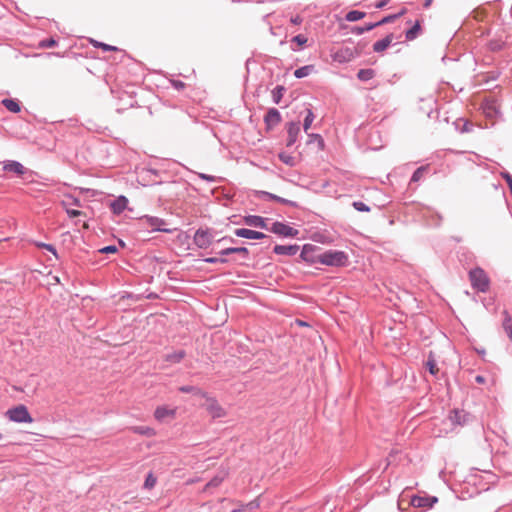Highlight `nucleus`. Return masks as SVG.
Returning <instances> with one entry per match:
<instances>
[{
    "mask_svg": "<svg viewBox=\"0 0 512 512\" xmlns=\"http://www.w3.org/2000/svg\"><path fill=\"white\" fill-rule=\"evenodd\" d=\"M316 262L328 266H345L348 256L343 251L329 250L317 255Z\"/></svg>",
    "mask_w": 512,
    "mask_h": 512,
    "instance_id": "f257e3e1",
    "label": "nucleus"
},
{
    "mask_svg": "<svg viewBox=\"0 0 512 512\" xmlns=\"http://www.w3.org/2000/svg\"><path fill=\"white\" fill-rule=\"evenodd\" d=\"M469 279L474 289L480 292H486L489 289L490 280L486 272L477 267L469 272Z\"/></svg>",
    "mask_w": 512,
    "mask_h": 512,
    "instance_id": "f03ea898",
    "label": "nucleus"
},
{
    "mask_svg": "<svg viewBox=\"0 0 512 512\" xmlns=\"http://www.w3.org/2000/svg\"><path fill=\"white\" fill-rule=\"evenodd\" d=\"M10 421L17 423H31L33 421L28 409L24 405H18L6 412Z\"/></svg>",
    "mask_w": 512,
    "mask_h": 512,
    "instance_id": "7ed1b4c3",
    "label": "nucleus"
},
{
    "mask_svg": "<svg viewBox=\"0 0 512 512\" xmlns=\"http://www.w3.org/2000/svg\"><path fill=\"white\" fill-rule=\"evenodd\" d=\"M204 398L206 399L204 406L212 418H222L226 415L224 408H222L214 398L208 397L207 395Z\"/></svg>",
    "mask_w": 512,
    "mask_h": 512,
    "instance_id": "20e7f679",
    "label": "nucleus"
},
{
    "mask_svg": "<svg viewBox=\"0 0 512 512\" xmlns=\"http://www.w3.org/2000/svg\"><path fill=\"white\" fill-rule=\"evenodd\" d=\"M212 234L208 230L199 229L194 235V243L199 248H207L212 243Z\"/></svg>",
    "mask_w": 512,
    "mask_h": 512,
    "instance_id": "39448f33",
    "label": "nucleus"
},
{
    "mask_svg": "<svg viewBox=\"0 0 512 512\" xmlns=\"http://www.w3.org/2000/svg\"><path fill=\"white\" fill-rule=\"evenodd\" d=\"M271 231L282 236H295L297 234V230L280 222H275Z\"/></svg>",
    "mask_w": 512,
    "mask_h": 512,
    "instance_id": "423d86ee",
    "label": "nucleus"
},
{
    "mask_svg": "<svg viewBox=\"0 0 512 512\" xmlns=\"http://www.w3.org/2000/svg\"><path fill=\"white\" fill-rule=\"evenodd\" d=\"M145 222L149 227L156 231H162L166 233H171L173 231L172 229L163 228V225L165 224L164 220L157 217H147Z\"/></svg>",
    "mask_w": 512,
    "mask_h": 512,
    "instance_id": "0eeeda50",
    "label": "nucleus"
},
{
    "mask_svg": "<svg viewBox=\"0 0 512 512\" xmlns=\"http://www.w3.org/2000/svg\"><path fill=\"white\" fill-rule=\"evenodd\" d=\"M437 502L436 497L414 496L411 504L414 507H432Z\"/></svg>",
    "mask_w": 512,
    "mask_h": 512,
    "instance_id": "6e6552de",
    "label": "nucleus"
},
{
    "mask_svg": "<svg viewBox=\"0 0 512 512\" xmlns=\"http://www.w3.org/2000/svg\"><path fill=\"white\" fill-rule=\"evenodd\" d=\"M176 410L167 406H159L156 408L154 416L158 421H164L167 418H173Z\"/></svg>",
    "mask_w": 512,
    "mask_h": 512,
    "instance_id": "1a4fd4ad",
    "label": "nucleus"
},
{
    "mask_svg": "<svg viewBox=\"0 0 512 512\" xmlns=\"http://www.w3.org/2000/svg\"><path fill=\"white\" fill-rule=\"evenodd\" d=\"M235 235L238 237H243L247 239H262L265 237V235L262 232L246 229V228H239L235 230Z\"/></svg>",
    "mask_w": 512,
    "mask_h": 512,
    "instance_id": "9d476101",
    "label": "nucleus"
},
{
    "mask_svg": "<svg viewBox=\"0 0 512 512\" xmlns=\"http://www.w3.org/2000/svg\"><path fill=\"white\" fill-rule=\"evenodd\" d=\"M128 200L124 196H120L110 204V208L114 214H121L127 208Z\"/></svg>",
    "mask_w": 512,
    "mask_h": 512,
    "instance_id": "9b49d317",
    "label": "nucleus"
},
{
    "mask_svg": "<svg viewBox=\"0 0 512 512\" xmlns=\"http://www.w3.org/2000/svg\"><path fill=\"white\" fill-rule=\"evenodd\" d=\"M299 133H300L299 123L298 122L289 123V125H288V141H287L288 146H291L296 142Z\"/></svg>",
    "mask_w": 512,
    "mask_h": 512,
    "instance_id": "f8f14e48",
    "label": "nucleus"
},
{
    "mask_svg": "<svg viewBox=\"0 0 512 512\" xmlns=\"http://www.w3.org/2000/svg\"><path fill=\"white\" fill-rule=\"evenodd\" d=\"M3 170L7 172H13L17 175L24 174L25 168L23 165L17 161H7L3 162Z\"/></svg>",
    "mask_w": 512,
    "mask_h": 512,
    "instance_id": "ddd939ff",
    "label": "nucleus"
},
{
    "mask_svg": "<svg viewBox=\"0 0 512 512\" xmlns=\"http://www.w3.org/2000/svg\"><path fill=\"white\" fill-rule=\"evenodd\" d=\"M392 41H393V35L389 34L385 38L375 42L373 45V50L377 53L383 52L390 46Z\"/></svg>",
    "mask_w": 512,
    "mask_h": 512,
    "instance_id": "4468645a",
    "label": "nucleus"
},
{
    "mask_svg": "<svg viewBox=\"0 0 512 512\" xmlns=\"http://www.w3.org/2000/svg\"><path fill=\"white\" fill-rule=\"evenodd\" d=\"M298 251V246L296 245H276L274 247V252L279 255H294Z\"/></svg>",
    "mask_w": 512,
    "mask_h": 512,
    "instance_id": "2eb2a0df",
    "label": "nucleus"
},
{
    "mask_svg": "<svg viewBox=\"0 0 512 512\" xmlns=\"http://www.w3.org/2000/svg\"><path fill=\"white\" fill-rule=\"evenodd\" d=\"M265 121L268 125H277L280 123L281 116L278 110L270 109L265 116Z\"/></svg>",
    "mask_w": 512,
    "mask_h": 512,
    "instance_id": "dca6fc26",
    "label": "nucleus"
},
{
    "mask_svg": "<svg viewBox=\"0 0 512 512\" xmlns=\"http://www.w3.org/2000/svg\"><path fill=\"white\" fill-rule=\"evenodd\" d=\"M244 222H245V224H247L249 226L260 227V228L265 227L264 219L260 216H252V215L247 216L244 218Z\"/></svg>",
    "mask_w": 512,
    "mask_h": 512,
    "instance_id": "f3484780",
    "label": "nucleus"
},
{
    "mask_svg": "<svg viewBox=\"0 0 512 512\" xmlns=\"http://www.w3.org/2000/svg\"><path fill=\"white\" fill-rule=\"evenodd\" d=\"M425 366L428 369V371L430 372V374L437 375L439 369L437 367V363H436V360H435L432 352L429 353V356L425 363Z\"/></svg>",
    "mask_w": 512,
    "mask_h": 512,
    "instance_id": "a211bd4d",
    "label": "nucleus"
},
{
    "mask_svg": "<svg viewBox=\"0 0 512 512\" xmlns=\"http://www.w3.org/2000/svg\"><path fill=\"white\" fill-rule=\"evenodd\" d=\"M185 356V352L183 350H179L173 353H169L165 356V360L171 363H179Z\"/></svg>",
    "mask_w": 512,
    "mask_h": 512,
    "instance_id": "6ab92c4d",
    "label": "nucleus"
},
{
    "mask_svg": "<svg viewBox=\"0 0 512 512\" xmlns=\"http://www.w3.org/2000/svg\"><path fill=\"white\" fill-rule=\"evenodd\" d=\"M233 253H238V254H242L243 256H247L248 250L245 247H230V248H226L220 252L221 255H229V254H233Z\"/></svg>",
    "mask_w": 512,
    "mask_h": 512,
    "instance_id": "aec40b11",
    "label": "nucleus"
},
{
    "mask_svg": "<svg viewBox=\"0 0 512 512\" xmlns=\"http://www.w3.org/2000/svg\"><path fill=\"white\" fill-rule=\"evenodd\" d=\"M364 16H365L364 12H361L358 10H352L346 14L345 18L349 22H354V21H358V20L364 18Z\"/></svg>",
    "mask_w": 512,
    "mask_h": 512,
    "instance_id": "412c9836",
    "label": "nucleus"
},
{
    "mask_svg": "<svg viewBox=\"0 0 512 512\" xmlns=\"http://www.w3.org/2000/svg\"><path fill=\"white\" fill-rule=\"evenodd\" d=\"M465 417L466 415L461 411H454L453 414L450 416V420L453 424H463L465 423Z\"/></svg>",
    "mask_w": 512,
    "mask_h": 512,
    "instance_id": "4be33fe9",
    "label": "nucleus"
},
{
    "mask_svg": "<svg viewBox=\"0 0 512 512\" xmlns=\"http://www.w3.org/2000/svg\"><path fill=\"white\" fill-rule=\"evenodd\" d=\"M179 390L183 393H193L194 395H199L201 397H206V393L201 391L200 389L194 386H181Z\"/></svg>",
    "mask_w": 512,
    "mask_h": 512,
    "instance_id": "5701e85b",
    "label": "nucleus"
},
{
    "mask_svg": "<svg viewBox=\"0 0 512 512\" xmlns=\"http://www.w3.org/2000/svg\"><path fill=\"white\" fill-rule=\"evenodd\" d=\"M374 71L372 69H361L359 70L357 77L361 81H368L374 77Z\"/></svg>",
    "mask_w": 512,
    "mask_h": 512,
    "instance_id": "b1692460",
    "label": "nucleus"
},
{
    "mask_svg": "<svg viewBox=\"0 0 512 512\" xmlns=\"http://www.w3.org/2000/svg\"><path fill=\"white\" fill-rule=\"evenodd\" d=\"M2 103L11 112L17 113L20 111L19 104L12 99H4Z\"/></svg>",
    "mask_w": 512,
    "mask_h": 512,
    "instance_id": "393cba45",
    "label": "nucleus"
},
{
    "mask_svg": "<svg viewBox=\"0 0 512 512\" xmlns=\"http://www.w3.org/2000/svg\"><path fill=\"white\" fill-rule=\"evenodd\" d=\"M91 44L96 48H101L104 51H119L116 46L108 45L97 40H91Z\"/></svg>",
    "mask_w": 512,
    "mask_h": 512,
    "instance_id": "a878e982",
    "label": "nucleus"
},
{
    "mask_svg": "<svg viewBox=\"0 0 512 512\" xmlns=\"http://www.w3.org/2000/svg\"><path fill=\"white\" fill-rule=\"evenodd\" d=\"M133 432L145 436H153L155 434L154 430L150 427L146 426H137L132 428Z\"/></svg>",
    "mask_w": 512,
    "mask_h": 512,
    "instance_id": "bb28decb",
    "label": "nucleus"
},
{
    "mask_svg": "<svg viewBox=\"0 0 512 512\" xmlns=\"http://www.w3.org/2000/svg\"><path fill=\"white\" fill-rule=\"evenodd\" d=\"M420 31V23L417 21L415 25L406 32L407 40H414Z\"/></svg>",
    "mask_w": 512,
    "mask_h": 512,
    "instance_id": "cd10ccee",
    "label": "nucleus"
},
{
    "mask_svg": "<svg viewBox=\"0 0 512 512\" xmlns=\"http://www.w3.org/2000/svg\"><path fill=\"white\" fill-rule=\"evenodd\" d=\"M312 69V66H304L295 70L294 75L296 78H303L307 76Z\"/></svg>",
    "mask_w": 512,
    "mask_h": 512,
    "instance_id": "c85d7f7f",
    "label": "nucleus"
},
{
    "mask_svg": "<svg viewBox=\"0 0 512 512\" xmlns=\"http://www.w3.org/2000/svg\"><path fill=\"white\" fill-rule=\"evenodd\" d=\"M313 120H314V114H313V112H312L310 109H308V110H307V115H306V117H305V119H304V124H303L304 130H305L306 132H307V131H308V129L310 128V126H311V124H312Z\"/></svg>",
    "mask_w": 512,
    "mask_h": 512,
    "instance_id": "c756f323",
    "label": "nucleus"
},
{
    "mask_svg": "<svg viewBox=\"0 0 512 512\" xmlns=\"http://www.w3.org/2000/svg\"><path fill=\"white\" fill-rule=\"evenodd\" d=\"M426 170L427 168L424 166L417 168L412 175L411 181L418 182L423 177Z\"/></svg>",
    "mask_w": 512,
    "mask_h": 512,
    "instance_id": "7c9ffc66",
    "label": "nucleus"
},
{
    "mask_svg": "<svg viewBox=\"0 0 512 512\" xmlns=\"http://www.w3.org/2000/svg\"><path fill=\"white\" fill-rule=\"evenodd\" d=\"M62 206L64 207V209L66 210V212L70 218H74V217H78V216L82 215V211L68 208L66 201L62 202Z\"/></svg>",
    "mask_w": 512,
    "mask_h": 512,
    "instance_id": "2f4dec72",
    "label": "nucleus"
},
{
    "mask_svg": "<svg viewBox=\"0 0 512 512\" xmlns=\"http://www.w3.org/2000/svg\"><path fill=\"white\" fill-rule=\"evenodd\" d=\"M56 44H57V42L53 38H50V39L40 41L39 47L40 48H51V47H54Z\"/></svg>",
    "mask_w": 512,
    "mask_h": 512,
    "instance_id": "473e14b6",
    "label": "nucleus"
},
{
    "mask_svg": "<svg viewBox=\"0 0 512 512\" xmlns=\"http://www.w3.org/2000/svg\"><path fill=\"white\" fill-rule=\"evenodd\" d=\"M353 207L357 211H360V212H369L370 211V208L365 203H363L361 201L353 202Z\"/></svg>",
    "mask_w": 512,
    "mask_h": 512,
    "instance_id": "72a5a7b5",
    "label": "nucleus"
},
{
    "mask_svg": "<svg viewBox=\"0 0 512 512\" xmlns=\"http://www.w3.org/2000/svg\"><path fill=\"white\" fill-rule=\"evenodd\" d=\"M36 246L39 247V248H44L48 251H50L56 258H58V255H57V252H56V249L53 245L51 244H46V243H36Z\"/></svg>",
    "mask_w": 512,
    "mask_h": 512,
    "instance_id": "f704fd0d",
    "label": "nucleus"
},
{
    "mask_svg": "<svg viewBox=\"0 0 512 512\" xmlns=\"http://www.w3.org/2000/svg\"><path fill=\"white\" fill-rule=\"evenodd\" d=\"M156 484V478L150 473L145 480L144 486L146 488H153Z\"/></svg>",
    "mask_w": 512,
    "mask_h": 512,
    "instance_id": "c9c22d12",
    "label": "nucleus"
},
{
    "mask_svg": "<svg viewBox=\"0 0 512 512\" xmlns=\"http://www.w3.org/2000/svg\"><path fill=\"white\" fill-rule=\"evenodd\" d=\"M224 479V475L223 476H215L207 485H206V488H209V487H217Z\"/></svg>",
    "mask_w": 512,
    "mask_h": 512,
    "instance_id": "e433bc0d",
    "label": "nucleus"
},
{
    "mask_svg": "<svg viewBox=\"0 0 512 512\" xmlns=\"http://www.w3.org/2000/svg\"><path fill=\"white\" fill-rule=\"evenodd\" d=\"M284 88L282 86H278L274 91H273V97H274V101L276 103H279L281 97H282V92H283Z\"/></svg>",
    "mask_w": 512,
    "mask_h": 512,
    "instance_id": "4c0bfd02",
    "label": "nucleus"
},
{
    "mask_svg": "<svg viewBox=\"0 0 512 512\" xmlns=\"http://www.w3.org/2000/svg\"><path fill=\"white\" fill-rule=\"evenodd\" d=\"M293 42L297 43L299 46H303L307 42V38L304 35H297L292 39Z\"/></svg>",
    "mask_w": 512,
    "mask_h": 512,
    "instance_id": "58836bf2",
    "label": "nucleus"
},
{
    "mask_svg": "<svg viewBox=\"0 0 512 512\" xmlns=\"http://www.w3.org/2000/svg\"><path fill=\"white\" fill-rule=\"evenodd\" d=\"M99 252H101V253H116L117 247L114 245L106 246V247L100 249Z\"/></svg>",
    "mask_w": 512,
    "mask_h": 512,
    "instance_id": "ea45409f",
    "label": "nucleus"
},
{
    "mask_svg": "<svg viewBox=\"0 0 512 512\" xmlns=\"http://www.w3.org/2000/svg\"><path fill=\"white\" fill-rule=\"evenodd\" d=\"M280 159L286 163V164H289V165H293V157L292 156H289V155H284V154H280L279 155Z\"/></svg>",
    "mask_w": 512,
    "mask_h": 512,
    "instance_id": "a19ab883",
    "label": "nucleus"
},
{
    "mask_svg": "<svg viewBox=\"0 0 512 512\" xmlns=\"http://www.w3.org/2000/svg\"><path fill=\"white\" fill-rule=\"evenodd\" d=\"M504 330L507 333V336L512 339V322L504 323Z\"/></svg>",
    "mask_w": 512,
    "mask_h": 512,
    "instance_id": "79ce46f5",
    "label": "nucleus"
},
{
    "mask_svg": "<svg viewBox=\"0 0 512 512\" xmlns=\"http://www.w3.org/2000/svg\"><path fill=\"white\" fill-rule=\"evenodd\" d=\"M395 18H396V16H395V15H393V16H388V17L383 18L381 21L377 22L376 24H378V26H379V25H382V24L388 23V22H390V21L394 20Z\"/></svg>",
    "mask_w": 512,
    "mask_h": 512,
    "instance_id": "37998d69",
    "label": "nucleus"
},
{
    "mask_svg": "<svg viewBox=\"0 0 512 512\" xmlns=\"http://www.w3.org/2000/svg\"><path fill=\"white\" fill-rule=\"evenodd\" d=\"M377 26H378V24H376V23L369 24V25H367V26H364V28H360V29H359V33H362V32H364V31H370V30H372L373 28H375V27H377Z\"/></svg>",
    "mask_w": 512,
    "mask_h": 512,
    "instance_id": "c03bdc74",
    "label": "nucleus"
},
{
    "mask_svg": "<svg viewBox=\"0 0 512 512\" xmlns=\"http://www.w3.org/2000/svg\"><path fill=\"white\" fill-rule=\"evenodd\" d=\"M172 84L178 90L183 89L185 87V84L181 81H173Z\"/></svg>",
    "mask_w": 512,
    "mask_h": 512,
    "instance_id": "a18cd8bd",
    "label": "nucleus"
},
{
    "mask_svg": "<svg viewBox=\"0 0 512 512\" xmlns=\"http://www.w3.org/2000/svg\"><path fill=\"white\" fill-rule=\"evenodd\" d=\"M206 262H209V263H217V262H225L224 259H218V258H207L206 259Z\"/></svg>",
    "mask_w": 512,
    "mask_h": 512,
    "instance_id": "49530a36",
    "label": "nucleus"
},
{
    "mask_svg": "<svg viewBox=\"0 0 512 512\" xmlns=\"http://www.w3.org/2000/svg\"><path fill=\"white\" fill-rule=\"evenodd\" d=\"M475 381H476L477 383H479V384H483V383L485 382V378H484L483 376H481V375H477V376L475 377Z\"/></svg>",
    "mask_w": 512,
    "mask_h": 512,
    "instance_id": "de8ad7c7",
    "label": "nucleus"
},
{
    "mask_svg": "<svg viewBox=\"0 0 512 512\" xmlns=\"http://www.w3.org/2000/svg\"><path fill=\"white\" fill-rule=\"evenodd\" d=\"M386 3H387V1H385V0H384V1H380V2H378V3L375 5V7H376V8H378V9H380V8L384 7V6L386 5Z\"/></svg>",
    "mask_w": 512,
    "mask_h": 512,
    "instance_id": "09e8293b",
    "label": "nucleus"
},
{
    "mask_svg": "<svg viewBox=\"0 0 512 512\" xmlns=\"http://www.w3.org/2000/svg\"><path fill=\"white\" fill-rule=\"evenodd\" d=\"M432 1L433 0H425L424 7L428 8L431 5Z\"/></svg>",
    "mask_w": 512,
    "mask_h": 512,
    "instance_id": "8fccbe9b",
    "label": "nucleus"
},
{
    "mask_svg": "<svg viewBox=\"0 0 512 512\" xmlns=\"http://www.w3.org/2000/svg\"><path fill=\"white\" fill-rule=\"evenodd\" d=\"M309 136H310V137H315V138L319 139L320 141H322V139H321L320 135H318V134H311V135H309Z\"/></svg>",
    "mask_w": 512,
    "mask_h": 512,
    "instance_id": "3c124183",
    "label": "nucleus"
},
{
    "mask_svg": "<svg viewBox=\"0 0 512 512\" xmlns=\"http://www.w3.org/2000/svg\"><path fill=\"white\" fill-rule=\"evenodd\" d=\"M300 326H309V322H297Z\"/></svg>",
    "mask_w": 512,
    "mask_h": 512,
    "instance_id": "603ef678",
    "label": "nucleus"
},
{
    "mask_svg": "<svg viewBox=\"0 0 512 512\" xmlns=\"http://www.w3.org/2000/svg\"><path fill=\"white\" fill-rule=\"evenodd\" d=\"M72 201H73V204H74V205H76V206H79V205H80L79 200H77V199H72Z\"/></svg>",
    "mask_w": 512,
    "mask_h": 512,
    "instance_id": "864d4df0",
    "label": "nucleus"
},
{
    "mask_svg": "<svg viewBox=\"0 0 512 512\" xmlns=\"http://www.w3.org/2000/svg\"><path fill=\"white\" fill-rule=\"evenodd\" d=\"M292 22H293V23H295V24H298V23H300V20H299V18L297 17V18H295V19H292Z\"/></svg>",
    "mask_w": 512,
    "mask_h": 512,
    "instance_id": "5fc2aeb1",
    "label": "nucleus"
},
{
    "mask_svg": "<svg viewBox=\"0 0 512 512\" xmlns=\"http://www.w3.org/2000/svg\"><path fill=\"white\" fill-rule=\"evenodd\" d=\"M477 352L481 355H484L485 354V351L484 350H477Z\"/></svg>",
    "mask_w": 512,
    "mask_h": 512,
    "instance_id": "6e6d98bb",
    "label": "nucleus"
},
{
    "mask_svg": "<svg viewBox=\"0 0 512 512\" xmlns=\"http://www.w3.org/2000/svg\"><path fill=\"white\" fill-rule=\"evenodd\" d=\"M88 227H89V226H88V224H87V223H84V224H83V228H84V229H88Z\"/></svg>",
    "mask_w": 512,
    "mask_h": 512,
    "instance_id": "4d7b16f0",
    "label": "nucleus"
},
{
    "mask_svg": "<svg viewBox=\"0 0 512 512\" xmlns=\"http://www.w3.org/2000/svg\"><path fill=\"white\" fill-rule=\"evenodd\" d=\"M2 439V434L0 433V440Z\"/></svg>",
    "mask_w": 512,
    "mask_h": 512,
    "instance_id": "13d9d810",
    "label": "nucleus"
}]
</instances>
